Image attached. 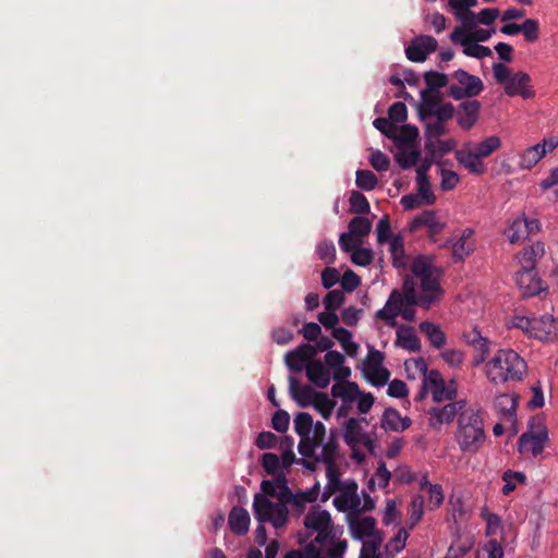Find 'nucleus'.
<instances>
[{
	"instance_id": "58",
	"label": "nucleus",
	"mask_w": 558,
	"mask_h": 558,
	"mask_svg": "<svg viewBox=\"0 0 558 558\" xmlns=\"http://www.w3.org/2000/svg\"><path fill=\"white\" fill-rule=\"evenodd\" d=\"M374 126L388 138L396 136L397 125L388 118H376L373 122Z\"/></svg>"
},
{
	"instance_id": "40",
	"label": "nucleus",
	"mask_w": 558,
	"mask_h": 558,
	"mask_svg": "<svg viewBox=\"0 0 558 558\" xmlns=\"http://www.w3.org/2000/svg\"><path fill=\"white\" fill-rule=\"evenodd\" d=\"M313 417L310 413L301 412L294 418L295 433L301 437L311 436L313 429Z\"/></svg>"
},
{
	"instance_id": "30",
	"label": "nucleus",
	"mask_w": 558,
	"mask_h": 558,
	"mask_svg": "<svg viewBox=\"0 0 558 558\" xmlns=\"http://www.w3.org/2000/svg\"><path fill=\"white\" fill-rule=\"evenodd\" d=\"M422 104L418 108V113L422 119L429 117L441 105L440 95L438 92L422 90Z\"/></svg>"
},
{
	"instance_id": "42",
	"label": "nucleus",
	"mask_w": 558,
	"mask_h": 558,
	"mask_svg": "<svg viewBox=\"0 0 558 558\" xmlns=\"http://www.w3.org/2000/svg\"><path fill=\"white\" fill-rule=\"evenodd\" d=\"M525 218H518L505 230V235L511 243H517L526 238L525 233Z\"/></svg>"
},
{
	"instance_id": "35",
	"label": "nucleus",
	"mask_w": 558,
	"mask_h": 558,
	"mask_svg": "<svg viewBox=\"0 0 558 558\" xmlns=\"http://www.w3.org/2000/svg\"><path fill=\"white\" fill-rule=\"evenodd\" d=\"M418 137V129L414 125L404 124L400 129L397 128L396 136L392 140L396 143V146H415L416 140Z\"/></svg>"
},
{
	"instance_id": "57",
	"label": "nucleus",
	"mask_w": 558,
	"mask_h": 558,
	"mask_svg": "<svg viewBox=\"0 0 558 558\" xmlns=\"http://www.w3.org/2000/svg\"><path fill=\"white\" fill-rule=\"evenodd\" d=\"M496 407L509 416L515 413V399L510 395L504 393L496 398Z\"/></svg>"
},
{
	"instance_id": "2",
	"label": "nucleus",
	"mask_w": 558,
	"mask_h": 558,
	"mask_svg": "<svg viewBox=\"0 0 558 558\" xmlns=\"http://www.w3.org/2000/svg\"><path fill=\"white\" fill-rule=\"evenodd\" d=\"M487 379L494 385L522 381L527 374L525 360L512 349H500L485 365Z\"/></svg>"
},
{
	"instance_id": "56",
	"label": "nucleus",
	"mask_w": 558,
	"mask_h": 558,
	"mask_svg": "<svg viewBox=\"0 0 558 558\" xmlns=\"http://www.w3.org/2000/svg\"><path fill=\"white\" fill-rule=\"evenodd\" d=\"M388 118L396 124L402 123L408 118V109L403 102L397 101L389 107Z\"/></svg>"
},
{
	"instance_id": "3",
	"label": "nucleus",
	"mask_w": 558,
	"mask_h": 558,
	"mask_svg": "<svg viewBox=\"0 0 558 558\" xmlns=\"http://www.w3.org/2000/svg\"><path fill=\"white\" fill-rule=\"evenodd\" d=\"M486 439L484 422L480 411L465 409L458 416L456 440L462 452L475 453Z\"/></svg>"
},
{
	"instance_id": "34",
	"label": "nucleus",
	"mask_w": 558,
	"mask_h": 558,
	"mask_svg": "<svg viewBox=\"0 0 558 558\" xmlns=\"http://www.w3.org/2000/svg\"><path fill=\"white\" fill-rule=\"evenodd\" d=\"M473 231L466 229L463 231L459 240L452 245V254L456 259L463 260L464 257L473 251V243L471 241Z\"/></svg>"
},
{
	"instance_id": "17",
	"label": "nucleus",
	"mask_w": 558,
	"mask_h": 558,
	"mask_svg": "<svg viewBox=\"0 0 558 558\" xmlns=\"http://www.w3.org/2000/svg\"><path fill=\"white\" fill-rule=\"evenodd\" d=\"M403 306V296L398 290H393L385 306L378 310L375 317L385 320L388 325H396V317L400 315Z\"/></svg>"
},
{
	"instance_id": "53",
	"label": "nucleus",
	"mask_w": 558,
	"mask_h": 558,
	"mask_svg": "<svg viewBox=\"0 0 558 558\" xmlns=\"http://www.w3.org/2000/svg\"><path fill=\"white\" fill-rule=\"evenodd\" d=\"M327 489L338 492L341 488L340 472L337 464H326Z\"/></svg>"
},
{
	"instance_id": "1",
	"label": "nucleus",
	"mask_w": 558,
	"mask_h": 558,
	"mask_svg": "<svg viewBox=\"0 0 558 558\" xmlns=\"http://www.w3.org/2000/svg\"><path fill=\"white\" fill-rule=\"evenodd\" d=\"M411 271L413 276L420 280L421 294L416 291L404 293L403 304L407 306H420L424 310L430 308L434 304L440 301L444 290L440 286V272L435 268L427 257L417 256L412 265Z\"/></svg>"
},
{
	"instance_id": "52",
	"label": "nucleus",
	"mask_w": 558,
	"mask_h": 558,
	"mask_svg": "<svg viewBox=\"0 0 558 558\" xmlns=\"http://www.w3.org/2000/svg\"><path fill=\"white\" fill-rule=\"evenodd\" d=\"M317 255L327 264H332L336 258V246L332 241H322L316 248Z\"/></svg>"
},
{
	"instance_id": "60",
	"label": "nucleus",
	"mask_w": 558,
	"mask_h": 558,
	"mask_svg": "<svg viewBox=\"0 0 558 558\" xmlns=\"http://www.w3.org/2000/svg\"><path fill=\"white\" fill-rule=\"evenodd\" d=\"M369 163L377 171H387L390 166V159L380 150H375L371 154Z\"/></svg>"
},
{
	"instance_id": "37",
	"label": "nucleus",
	"mask_w": 558,
	"mask_h": 558,
	"mask_svg": "<svg viewBox=\"0 0 558 558\" xmlns=\"http://www.w3.org/2000/svg\"><path fill=\"white\" fill-rule=\"evenodd\" d=\"M348 229L351 234L362 239L371 232L372 222L368 218L357 216L350 220Z\"/></svg>"
},
{
	"instance_id": "10",
	"label": "nucleus",
	"mask_w": 558,
	"mask_h": 558,
	"mask_svg": "<svg viewBox=\"0 0 558 558\" xmlns=\"http://www.w3.org/2000/svg\"><path fill=\"white\" fill-rule=\"evenodd\" d=\"M317 354V349L310 344L303 343L295 350L290 351L286 354V364L290 371L301 372L305 365L316 361L314 357Z\"/></svg>"
},
{
	"instance_id": "11",
	"label": "nucleus",
	"mask_w": 558,
	"mask_h": 558,
	"mask_svg": "<svg viewBox=\"0 0 558 558\" xmlns=\"http://www.w3.org/2000/svg\"><path fill=\"white\" fill-rule=\"evenodd\" d=\"M317 354V349L310 344L303 343L295 350L290 351L286 354V364L290 371L301 372L305 365L316 361L314 357Z\"/></svg>"
},
{
	"instance_id": "7",
	"label": "nucleus",
	"mask_w": 558,
	"mask_h": 558,
	"mask_svg": "<svg viewBox=\"0 0 558 558\" xmlns=\"http://www.w3.org/2000/svg\"><path fill=\"white\" fill-rule=\"evenodd\" d=\"M452 77L459 85H450L448 95L456 100L475 97L484 90L483 81L478 76L469 74L464 70H457L452 74Z\"/></svg>"
},
{
	"instance_id": "9",
	"label": "nucleus",
	"mask_w": 558,
	"mask_h": 558,
	"mask_svg": "<svg viewBox=\"0 0 558 558\" xmlns=\"http://www.w3.org/2000/svg\"><path fill=\"white\" fill-rule=\"evenodd\" d=\"M465 400L450 401L442 407H434L429 410L430 425L435 428H439L442 424H449L453 422L456 416H459L461 412L465 410Z\"/></svg>"
},
{
	"instance_id": "27",
	"label": "nucleus",
	"mask_w": 558,
	"mask_h": 558,
	"mask_svg": "<svg viewBox=\"0 0 558 558\" xmlns=\"http://www.w3.org/2000/svg\"><path fill=\"white\" fill-rule=\"evenodd\" d=\"M456 159L473 174H483L486 170L484 163L480 160L481 156L472 149L470 151L457 150Z\"/></svg>"
},
{
	"instance_id": "15",
	"label": "nucleus",
	"mask_w": 558,
	"mask_h": 558,
	"mask_svg": "<svg viewBox=\"0 0 558 558\" xmlns=\"http://www.w3.org/2000/svg\"><path fill=\"white\" fill-rule=\"evenodd\" d=\"M289 391L291 398L300 408L311 407L316 397L320 393L315 391L314 388L308 385H301L293 376L289 377Z\"/></svg>"
},
{
	"instance_id": "49",
	"label": "nucleus",
	"mask_w": 558,
	"mask_h": 558,
	"mask_svg": "<svg viewBox=\"0 0 558 558\" xmlns=\"http://www.w3.org/2000/svg\"><path fill=\"white\" fill-rule=\"evenodd\" d=\"M520 33L523 34L524 38L529 43H534L539 37V23L537 20L527 19L520 24Z\"/></svg>"
},
{
	"instance_id": "18",
	"label": "nucleus",
	"mask_w": 558,
	"mask_h": 558,
	"mask_svg": "<svg viewBox=\"0 0 558 558\" xmlns=\"http://www.w3.org/2000/svg\"><path fill=\"white\" fill-rule=\"evenodd\" d=\"M558 332V322L553 315L544 314L533 317L532 337L547 340Z\"/></svg>"
},
{
	"instance_id": "36",
	"label": "nucleus",
	"mask_w": 558,
	"mask_h": 558,
	"mask_svg": "<svg viewBox=\"0 0 558 558\" xmlns=\"http://www.w3.org/2000/svg\"><path fill=\"white\" fill-rule=\"evenodd\" d=\"M461 45L464 47L463 52L469 57L482 59L492 56V50L488 47L476 44L470 36H464Z\"/></svg>"
},
{
	"instance_id": "6",
	"label": "nucleus",
	"mask_w": 558,
	"mask_h": 558,
	"mask_svg": "<svg viewBox=\"0 0 558 558\" xmlns=\"http://www.w3.org/2000/svg\"><path fill=\"white\" fill-rule=\"evenodd\" d=\"M255 519L260 522H270L275 529L284 526L288 522L289 510L282 504H276L263 495H255L253 502Z\"/></svg>"
},
{
	"instance_id": "25",
	"label": "nucleus",
	"mask_w": 558,
	"mask_h": 558,
	"mask_svg": "<svg viewBox=\"0 0 558 558\" xmlns=\"http://www.w3.org/2000/svg\"><path fill=\"white\" fill-rule=\"evenodd\" d=\"M396 345L401 347L410 352L421 350L420 338L415 335L411 326L401 325L397 330Z\"/></svg>"
},
{
	"instance_id": "47",
	"label": "nucleus",
	"mask_w": 558,
	"mask_h": 558,
	"mask_svg": "<svg viewBox=\"0 0 558 558\" xmlns=\"http://www.w3.org/2000/svg\"><path fill=\"white\" fill-rule=\"evenodd\" d=\"M355 183L364 191H373L377 186L378 179L371 170H357Z\"/></svg>"
},
{
	"instance_id": "5",
	"label": "nucleus",
	"mask_w": 558,
	"mask_h": 558,
	"mask_svg": "<svg viewBox=\"0 0 558 558\" xmlns=\"http://www.w3.org/2000/svg\"><path fill=\"white\" fill-rule=\"evenodd\" d=\"M548 440V432L543 418L533 416L529 422L527 432L523 433L518 439V450L521 454H531L538 457Z\"/></svg>"
},
{
	"instance_id": "4",
	"label": "nucleus",
	"mask_w": 558,
	"mask_h": 558,
	"mask_svg": "<svg viewBox=\"0 0 558 558\" xmlns=\"http://www.w3.org/2000/svg\"><path fill=\"white\" fill-rule=\"evenodd\" d=\"M493 73L496 82L504 85L505 93L509 97L521 96L523 99L535 97V92L531 85V76L525 72L511 74L510 69L504 63H494Z\"/></svg>"
},
{
	"instance_id": "28",
	"label": "nucleus",
	"mask_w": 558,
	"mask_h": 558,
	"mask_svg": "<svg viewBox=\"0 0 558 558\" xmlns=\"http://www.w3.org/2000/svg\"><path fill=\"white\" fill-rule=\"evenodd\" d=\"M421 151L415 146L398 145L395 154L396 161L402 169H410L420 160Z\"/></svg>"
},
{
	"instance_id": "26",
	"label": "nucleus",
	"mask_w": 558,
	"mask_h": 558,
	"mask_svg": "<svg viewBox=\"0 0 558 558\" xmlns=\"http://www.w3.org/2000/svg\"><path fill=\"white\" fill-rule=\"evenodd\" d=\"M545 253V245L543 242H535L529 247H524L519 254V262L522 268H535L537 259L542 258Z\"/></svg>"
},
{
	"instance_id": "64",
	"label": "nucleus",
	"mask_w": 558,
	"mask_h": 558,
	"mask_svg": "<svg viewBox=\"0 0 558 558\" xmlns=\"http://www.w3.org/2000/svg\"><path fill=\"white\" fill-rule=\"evenodd\" d=\"M361 244L360 238L354 236L349 231L344 232L339 238V245L343 252L352 253Z\"/></svg>"
},
{
	"instance_id": "61",
	"label": "nucleus",
	"mask_w": 558,
	"mask_h": 558,
	"mask_svg": "<svg viewBox=\"0 0 558 558\" xmlns=\"http://www.w3.org/2000/svg\"><path fill=\"white\" fill-rule=\"evenodd\" d=\"M373 258V252L369 248L357 247L351 253V260L359 266L369 265Z\"/></svg>"
},
{
	"instance_id": "51",
	"label": "nucleus",
	"mask_w": 558,
	"mask_h": 558,
	"mask_svg": "<svg viewBox=\"0 0 558 558\" xmlns=\"http://www.w3.org/2000/svg\"><path fill=\"white\" fill-rule=\"evenodd\" d=\"M390 252L393 259V266L395 267H403L404 260V247H403V241L400 236L392 238L390 242Z\"/></svg>"
},
{
	"instance_id": "22",
	"label": "nucleus",
	"mask_w": 558,
	"mask_h": 558,
	"mask_svg": "<svg viewBox=\"0 0 558 558\" xmlns=\"http://www.w3.org/2000/svg\"><path fill=\"white\" fill-rule=\"evenodd\" d=\"M367 423L366 418L350 417L344 424L343 440L349 447H359L363 437L368 433L363 430L361 423Z\"/></svg>"
},
{
	"instance_id": "48",
	"label": "nucleus",
	"mask_w": 558,
	"mask_h": 558,
	"mask_svg": "<svg viewBox=\"0 0 558 558\" xmlns=\"http://www.w3.org/2000/svg\"><path fill=\"white\" fill-rule=\"evenodd\" d=\"M384 541L383 536L363 542L359 558H379L378 549Z\"/></svg>"
},
{
	"instance_id": "21",
	"label": "nucleus",
	"mask_w": 558,
	"mask_h": 558,
	"mask_svg": "<svg viewBox=\"0 0 558 558\" xmlns=\"http://www.w3.org/2000/svg\"><path fill=\"white\" fill-rule=\"evenodd\" d=\"M421 227H426L430 235H437L444 229L445 223L437 218L433 210H424L410 225L411 231L417 230Z\"/></svg>"
},
{
	"instance_id": "24",
	"label": "nucleus",
	"mask_w": 558,
	"mask_h": 558,
	"mask_svg": "<svg viewBox=\"0 0 558 558\" xmlns=\"http://www.w3.org/2000/svg\"><path fill=\"white\" fill-rule=\"evenodd\" d=\"M250 514L242 507H233L229 513V527L236 535H245L250 530Z\"/></svg>"
},
{
	"instance_id": "31",
	"label": "nucleus",
	"mask_w": 558,
	"mask_h": 558,
	"mask_svg": "<svg viewBox=\"0 0 558 558\" xmlns=\"http://www.w3.org/2000/svg\"><path fill=\"white\" fill-rule=\"evenodd\" d=\"M445 123H441L439 121H436L435 123H427L425 129V135H426V142H425V149L428 154H436V143L435 141L439 140V137L444 134H446L447 129L444 125Z\"/></svg>"
},
{
	"instance_id": "12",
	"label": "nucleus",
	"mask_w": 558,
	"mask_h": 558,
	"mask_svg": "<svg viewBox=\"0 0 558 558\" xmlns=\"http://www.w3.org/2000/svg\"><path fill=\"white\" fill-rule=\"evenodd\" d=\"M349 527L351 535L355 539H364L365 537L375 538V536H383L376 530V520L373 517H359L357 514L349 515Z\"/></svg>"
},
{
	"instance_id": "32",
	"label": "nucleus",
	"mask_w": 558,
	"mask_h": 558,
	"mask_svg": "<svg viewBox=\"0 0 558 558\" xmlns=\"http://www.w3.org/2000/svg\"><path fill=\"white\" fill-rule=\"evenodd\" d=\"M547 149L538 143L526 148L520 157V167L522 169L533 168L546 154Z\"/></svg>"
},
{
	"instance_id": "45",
	"label": "nucleus",
	"mask_w": 558,
	"mask_h": 558,
	"mask_svg": "<svg viewBox=\"0 0 558 558\" xmlns=\"http://www.w3.org/2000/svg\"><path fill=\"white\" fill-rule=\"evenodd\" d=\"M417 194L422 197L426 205H433L436 202V196L430 189L428 175L416 177Z\"/></svg>"
},
{
	"instance_id": "43",
	"label": "nucleus",
	"mask_w": 558,
	"mask_h": 558,
	"mask_svg": "<svg viewBox=\"0 0 558 558\" xmlns=\"http://www.w3.org/2000/svg\"><path fill=\"white\" fill-rule=\"evenodd\" d=\"M349 203H350V210L354 214L363 215V214H368L371 210V206H369L367 198L361 192H357V191L351 192Z\"/></svg>"
},
{
	"instance_id": "50",
	"label": "nucleus",
	"mask_w": 558,
	"mask_h": 558,
	"mask_svg": "<svg viewBox=\"0 0 558 558\" xmlns=\"http://www.w3.org/2000/svg\"><path fill=\"white\" fill-rule=\"evenodd\" d=\"M384 354L375 349H372L368 352L366 360L364 361L363 372H375L376 369L384 368L383 367Z\"/></svg>"
},
{
	"instance_id": "55",
	"label": "nucleus",
	"mask_w": 558,
	"mask_h": 558,
	"mask_svg": "<svg viewBox=\"0 0 558 558\" xmlns=\"http://www.w3.org/2000/svg\"><path fill=\"white\" fill-rule=\"evenodd\" d=\"M262 465L269 475H277L280 470V460L276 453L266 452L262 456Z\"/></svg>"
},
{
	"instance_id": "59",
	"label": "nucleus",
	"mask_w": 558,
	"mask_h": 558,
	"mask_svg": "<svg viewBox=\"0 0 558 558\" xmlns=\"http://www.w3.org/2000/svg\"><path fill=\"white\" fill-rule=\"evenodd\" d=\"M440 177V187L442 191L453 190L460 181L458 173L452 170L441 169Z\"/></svg>"
},
{
	"instance_id": "44",
	"label": "nucleus",
	"mask_w": 558,
	"mask_h": 558,
	"mask_svg": "<svg viewBox=\"0 0 558 558\" xmlns=\"http://www.w3.org/2000/svg\"><path fill=\"white\" fill-rule=\"evenodd\" d=\"M425 83L427 85L426 90L437 92L436 89L448 85V75L437 71H427L424 74Z\"/></svg>"
},
{
	"instance_id": "29",
	"label": "nucleus",
	"mask_w": 558,
	"mask_h": 558,
	"mask_svg": "<svg viewBox=\"0 0 558 558\" xmlns=\"http://www.w3.org/2000/svg\"><path fill=\"white\" fill-rule=\"evenodd\" d=\"M426 380H428L429 389L435 402L447 400L446 383L438 371L432 369L426 373Z\"/></svg>"
},
{
	"instance_id": "8",
	"label": "nucleus",
	"mask_w": 558,
	"mask_h": 558,
	"mask_svg": "<svg viewBox=\"0 0 558 558\" xmlns=\"http://www.w3.org/2000/svg\"><path fill=\"white\" fill-rule=\"evenodd\" d=\"M437 40L429 35H418L405 48V56L412 62H424L427 56L437 50Z\"/></svg>"
},
{
	"instance_id": "46",
	"label": "nucleus",
	"mask_w": 558,
	"mask_h": 558,
	"mask_svg": "<svg viewBox=\"0 0 558 558\" xmlns=\"http://www.w3.org/2000/svg\"><path fill=\"white\" fill-rule=\"evenodd\" d=\"M409 534L407 530L400 529L398 533L386 544V551L389 556L399 554L404 547Z\"/></svg>"
},
{
	"instance_id": "33",
	"label": "nucleus",
	"mask_w": 558,
	"mask_h": 558,
	"mask_svg": "<svg viewBox=\"0 0 558 558\" xmlns=\"http://www.w3.org/2000/svg\"><path fill=\"white\" fill-rule=\"evenodd\" d=\"M420 330L427 337L430 344L440 349L446 343V336L441 329L430 322H423L420 324Z\"/></svg>"
},
{
	"instance_id": "14",
	"label": "nucleus",
	"mask_w": 558,
	"mask_h": 558,
	"mask_svg": "<svg viewBox=\"0 0 558 558\" xmlns=\"http://www.w3.org/2000/svg\"><path fill=\"white\" fill-rule=\"evenodd\" d=\"M515 282L524 296L535 295L543 290L542 280L537 277L535 268L525 269L521 267L515 272Z\"/></svg>"
},
{
	"instance_id": "41",
	"label": "nucleus",
	"mask_w": 558,
	"mask_h": 558,
	"mask_svg": "<svg viewBox=\"0 0 558 558\" xmlns=\"http://www.w3.org/2000/svg\"><path fill=\"white\" fill-rule=\"evenodd\" d=\"M336 405V402L332 401L327 393L320 392L318 397H316L315 401L313 402L312 407L315 408L316 411L319 412V414L325 418L329 420V417L332 414V410Z\"/></svg>"
},
{
	"instance_id": "19",
	"label": "nucleus",
	"mask_w": 558,
	"mask_h": 558,
	"mask_svg": "<svg viewBox=\"0 0 558 558\" xmlns=\"http://www.w3.org/2000/svg\"><path fill=\"white\" fill-rule=\"evenodd\" d=\"M481 107V102L475 99L460 104L457 112L458 124L464 130H470L478 119Z\"/></svg>"
},
{
	"instance_id": "38",
	"label": "nucleus",
	"mask_w": 558,
	"mask_h": 558,
	"mask_svg": "<svg viewBox=\"0 0 558 558\" xmlns=\"http://www.w3.org/2000/svg\"><path fill=\"white\" fill-rule=\"evenodd\" d=\"M339 444L333 435L330 436L329 440L323 446L320 457L317 461H322L326 464H337Z\"/></svg>"
},
{
	"instance_id": "13",
	"label": "nucleus",
	"mask_w": 558,
	"mask_h": 558,
	"mask_svg": "<svg viewBox=\"0 0 558 558\" xmlns=\"http://www.w3.org/2000/svg\"><path fill=\"white\" fill-rule=\"evenodd\" d=\"M468 344L473 347L475 355L473 357V365L478 366L484 363L490 352V341L488 338L483 337L477 328H473L471 331L464 335Z\"/></svg>"
},
{
	"instance_id": "20",
	"label": "nucleus",
	"mask_w": 558,
	"mask_h": 558,
	"mask_svg": "<svg viewBox=\"0 0 558 558\" xmlns=\"http://www.w3.org/2000/svg\"><path fill=\"white\" fill-rule=\"evenodd\" d=\"M305 373L308 380L319 389H325L330 384V372L319 360L305 365Z\"/></svg>"
},
{
	"instance_id": "39",
	"label": "nucleus",
	"mask_w": 558,
	"mask_h": 558,
	"mask_svg": "<svg viewBox=\"0 0 558 558\" xmlns=\"http://www.w3.org/2000/svg\"><path fill=\"white\" fill-rule=\"evenodd\" d=\"M501 145V141L498 136L492 135L486 137L481 143L476 144L473 150L481 156L482 158H486L492 155L495 150H497Z\"/></svg>"
},
{
	"instance_id": "54",
	"label": "nucleus",
	"mask_w": 558,
	"mask_h": 558,
	"mask_svg": "<svg viewBox=\"0 0 558 558\" xmlns=\"http://www.w3.org/2000/svg\"><path fill=\"white\" fill-rule=\"evenodd\" d=\"M323 302L327 311H337L344 302V294L340 290H331L326 294Z\"/></svg>"
},
{
	"instance_id": "16",
	"label": "nucleus",
	"mask_w": 558,
	"mask_h": 558,
	"mask_svg": "<svg viewBox=\"0 0 558 558\" xmlns=\"http://www.w3.org/2000/svg\"><path fill=\"white\" fill-rule=\"evenodd\" d=\"M304 526L314 532L330 530L333 525L330 513L319 506L312 507L304 517Z\"/></svg>"
},
{
	"instance_id": "62",
	"label": "nucleus",
	"mask_w": 558,
	"mask_h": 558,
	"mask_svg": "<svg viewBox=\"0 0 558 558\" xmlns=\"http://www.w3.org/2000/svg\"><path fill=\"white\" fill-rule=\"evenodd\" d=\"M289 424L290 416L288 412H286L284 410H278L275 412L271 420V425L274 429H276L279 433H284L288 430Z\"/></svg>"
},
{
	"instance_id": "23",
	"label": "nucleus",
	"mask_w": 558,
	"mask_h": 558,
	"mask_svg": "<svg viewBox=\"0 0 558 558\" xmlns=\"http://www.w3.org/2000/svg\"><path fill=\"white\" fill-rule=\"evenodd\" d=\"M412 424L410 417H402L398 410L388 408L385 410L381 417V427L386 430L403 432Z\"/></svg>"
},
{
	"instance_id": "63",
	"label": "nucleus",
	"mask_w": 558,
	"mask_h": 558,
	"mask_svg": "<svg viewBox=\"0 0 558 558\" xmlns=\"http://www.w3.org/2000/svg\"><path fill=\"white\" fill-rule=\"evenodd\" d=\"M377 242L383 244L387 242L391 236V226L389 217L384 216L376 226Z\"/></svg>"
}]
</instances>
